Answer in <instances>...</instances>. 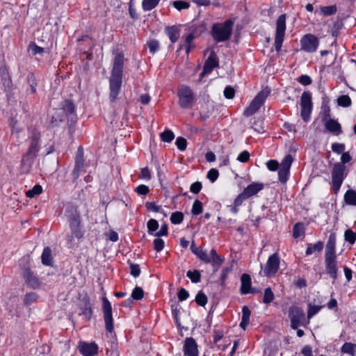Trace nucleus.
<instances>
[{"label":"nucleus","instance_id":"obj_2","mask_svg":"<svg viewBox=\"0 0 356 356\" xmlns=\"http://www.w3.org/2000/svg\"><path fill=\"white\" fill-rule=\"evenodd\" d=\"M65 215L68 218L72 233L70 240L72 241L73 238H82L83 233L80 227V214L76 208L68 206L65 210Z\"/></svg>","mask_w":356,"mask_h":356},{"label":"nucleus","instance_id":"obj_49","mask_svg":"<svg viewBox=\"0 0 356 356\" xmlns=\"http://www.w3.org/2000/svg\"><path fill=\"white\" fill-rule=\"evenodd\" d=\"M195 301L199 305L204 307L207 302V297L202 291H200L195 297Z\"/></svg>","mask_w":356,"mask_h":356},{"label":"nucleus","instance_id":"obj_54","mask_svg":"<svg viewBox=\"0 0 356 356\" xmlns=\"http://www.w3.org/2000/svg\"><path fill=\"white\" fill-rule=\"evenodd\" d=\"M218 176H219L218 171V170H216L215 168H211V170H209L207 175V177L211 182L216 181L218 177Z\"/></svg>","mask_w":356,"mask_h":356},{"label":"nucleus","instance_id":"obj_17","mask_svg":"<svg viewBox=\"0 0 356 356\" xmlns=\"http://www.w3.org/2000/svg\"><path fill=\"white\" fill-rule=\"evenodd\" d=\"M326 273L335 280L337 278V256L325 257Z\"/></svg>","mask_w":356,"mask_h":356},{"label":"nucleus","instance_id":"obj_32","mask_svg":"<svg viewBox=\"0 0 356 356\" xmlns=\"http://www.w3.org/2000/svg\"><path fill=\"white\" fill-rule=\"evenodd\" d=\"M194 38H195V35H194L193 33H191L188 35H187V36L185 38V44H183V45L181 44L179 48V50H181V49H183L184 47L186 49V54H188L192 47L191 43H192L193 40H194Z\"/></svg>","mask_w":356,"mask_h":356},{"label":"nucleus","instance_id":"obj_8","mask_svg":"<svg viewBox=\"0 0 356 356\" xmlns=\"http://www.w3.org/2000/svg\"><path fill=\"white\" fill-rule=\"evenodd\" d=\"M289 317L291 320V327L293 330H296L299 326L302 325L305 320L303 310L296 306L289 308Z\"/></svg>","mask_w":356,"mask_h":356},{"label":"nucleus","instance_id":"obj_33","mask_svg":"<svg viewBox=\"0 0 356 356\" xmlns=\"http://www.w3.org/2000/svg\"><path fill=\"white\" fill-rule=\"evenodd\" d=\"M337 11V8L335 5H332L329 6H321V14L325 16H330L335 14Z\"/></svg>","mask_w":356,"mask_h":356},{"label":"nucleus","instance_id":"obj_11","mask_svg":"<svg viewBox=\"0 0 356 356\" xmlns=\"http://www.w3.org/2000/svg\"><path fill=\"white\" fill-rule=\"evenodd\" d=\"M280 258L279 254L275 252L270 255L266 264L264 269V274L266 277H272L277 272L280 266Z\"/></svg>","mask_w":356,"mask_h":356},{"label":"nucleus","instance_id":"obj_27","mask_svg":"<svg viewBox=\"0 0 356 356\" xmlns=\"http://www.w3.org/2000/svg\"><path fill=\"white\" fill-rule=\"evenodd\" d=\"M165 33L167 34L170 40L172 43L176 42L178 40L180 35L179 28L176 26L165 27Z\"/></svg>","mask_w":356,"mask_h":356},{"label":"nucleus","instance_id":"obj_50","mask_svg":"<svg viewBox=\"0 0 356 356\" xmlns=\"http://www.w3.org/2000/svg\"><path fill=\"white\" fill-rule=\"evenodd\" d=\"M38 296L35 293L31 292L26 293L24 298V302L26 305L32 304L36 300Z\"/></svg>","mask_w":356,"mask_h":356},{"label":"nucleus","instance_id":"obj_18","mask_svg":"<svg viewBox=\"0 0 356 356\" xmlns=\"http://www.w3.org/2000/svg\"><path fill=\"white\" fill-rule=\"evenodd\" d=\"M183 350L184 356H197L198 350L195 340L192 337H187L184 341Z\"/></svg>","mask_w":356,"mask_h":356},{"label":"nucleus","instance_id":"obj_56","mask_svg":"<svg viewBox=\"0 0 356 356\" xmlns=\"http://www.w3.org/2000/svg\"><path fill=\"white\" fill-rule=\"evenodd\" d=\"M154 248L156 252H161L164 248V241L161 238H155L153 241Z\"/></svg>","mask_w":356,"mask_h":356},{"label":"nucleus","instance_id":"obj_3","mask_svg":"<svg viewBox=\"0 0 356 356\" xmlns=\"http://www.w3.org/2000/svg\"><path fill=\"white\" fill-rule=\"evenodd\" d=\"M179 97V105L182 108H191L196 102V97L193 90L186 86L181 85L177 90Z\"/></svg>","mask_w":356,"mask_h":356},{"label":"nucleus","instance_id":"obj_58","mask_svg":"<svg viewBox=\"0 0 356 356\" xmlns=\"http://www.w3.org/2000/svg\"><path fill=\"white\" fill-rule=\"evenodd\" d=\"M149 51L154 54L159 48V42L156 40H150L147 43Z\"/></svg>","mask_w":356,"mask_h":356},{"label":"nucleus","instance_id":"obj_57","mask_svg":"<svg viewBox=\"0 0 356 356\" xmlns=\"http://www.w3.org/2000/svg\"><path fill=\"white\" fill-rule=\"evenodd\" d=\"M266 166L270 171H276L280 167V163L276 160H269L266 163Z\"/></svg>","mask_w":356,"mask_h":356},{"label":"nucleus","instance_id":"obj_39","mask_svg":"<svg viewBox=\"0 0 356 356\" xmlns=\"http://www.w3.org/2000/svg\"><path fill=\"white\" fill-rule=\"evenodd\" d=\"M274 293L272 289L270 287H268L264 290L263 302L265 304L270 303L274 300Z\"/></svg>","mask_w":356,"mask_h":356},{"label":"nucleus","instance_id":"obj_1","mask_svg":"<svg viewBox=\"0 0 356 356\" xmlns=\"http://www.w3.org/2000/svg\"><path fill=\"white\" fill-rule=\"evenodd\" d=\"M234 20L229 19L222 23H216L212 26L211 34L216 42L228 40L232 35Z\"/></svg>","mask_w":356,"mask_h":356},{"label":"nucleus","instance_id":"obj_26","mask_svg":"<svg viewBox=\"0 0 356 356\" xmlns=\"http://www.w3.org/2000/svg\"><path fill=\"white\" fill-rule=\"evenodd\" d=\"M35 156L25 154L23 156L21 163L22 170L23 172H29L32 168L34 162Z\"/></svg>","mask_w":356,"mask_h":356},{"label":"nucleus","instance_id":"obj_21","mask_svg":"<svg viewBox=\"0 0 356 356\" xmlns=\"http://www.w3.org/2000/svg\"><path fill=\"white\" fill-rule=\"evenodd\" d=\"M22 275L26 283L31 287L35 289L39 286L40 283L38 279L29 268H24Z\"/></svg>","mask_w":356,"mask_h":356},{"label":"nucleus","instance_id":"obj_23","mask_svg":"<svg viewBox=\"0 0 356 356\" xmlns=\"http://www.w3.org/2000/svg\"><path fill=\"white\" fill-rule=\"evenodd\" d=\"M325 127L327 131L335 136H339L342 133L341 126L334 119H330L325 122Z\"/></svg>","mask_w":356,"mask_h":356},{"label":"nucleus","instance_id":"obj_22","mask_svg":"<svg viewBox=\"0 0 356 356\" xmlns=\"http://www.w3.org/2000/svg\"><path fill=\"white\" fill-rule=\"evenodd\" d=\"M264 188V184L253 182L244 188L243 191V195H245L248 198H250L263 190Z\"/></svg>","mask_w":356,"mask_h":356},{"label":"nucleus","instance_id":"obj_63","mask_svg":"<svg viewBox=\"0 0 356 356\" xmlns=\"http://www.w3.org/2000/svg\"><path fill=\"white\" fill-rule=\"evenodd\" d=\"M130 273L134 277H137L140 274V269L138 264H131L130 265Z\"/></svg>","mask_w":356,"mask_h":356},{"label":"nucleus","instance_id":"obj_35","mask_svg":"<svg viewBox=\"0 0 356 356\" xmlns=\"http://www.w3.org/2000/svg\"><path fill=\"white\" fill-rule=\"evenodd\" d=\"M27 81L29 84V89L27 90L31 94L35 93L36 92L37 83L34 75L33 74H29L27 76Z\"/></svg>","mask_w":356,"mask_h":356},{"label":"nucleus","instance_id":"obj_36","mask_svg":"<svg viewBox=\"0 0 356 356\" xmlns=\"http://www.w3.org/2000/svg\"><path fill=\"white\" fill-rule=\"evenodd\" d=\"M355 347H356V344L349 343V342H346L343 344V346L341 348V351L343 353H347V354L353 355L354 353H355Z\"/></svg>","mask_w":356,"mask_h":356},{"label":"nucleus","instance_id":"obj_24","mask_svg":"<svg viewBox=\"0 0 356 356\" xmlns=\"http://www.w3.org/2000/svg\"><path fill=\"white\" fill-rule=\"evenodd\" d=\"M335 245H336V234L334 233H332L329 236L328 241H327L326 246H325V257L336 256Z\"/></svg>","mask_w":356,"mask_h":356},{"label":"nucleus","instance_id":"obj_9","mask_svg":"<svg viewBox=\"0 0 356 356\" xmlns=\"http://www.w3.org/2000/svg\"><path fill=\"white\" fill-rule=\"evenodd\" d=\"M197 257L204 263L211 264L212 266L216 268H219L224 261L214 249L211 250L209 253L202 250Z\"/></svg>","mask_w":356,"mask_h":356},{"label":"nucleus","instance_id":"obj_61","mask_svg":"<svg viewBox=\"0 0 356 356\" xmlns=\"http://www.w3.org/2000/svg\"><path fill=\"white\" fill-rule=\"evenodd\" d=\"M250 159V154L247 150H244L241 152L238 157L237 160L241 163H245Z\"/></svg>","mask_w":356,"mask_h":356},{"label":"nucleus","instance_id":"obj_47","mask_svg":"<svg viewBox=\"0 0 356 356\" xmlns=\"http://www.w3.org/2000/svg\"><path fill=\"white\" fill-rule=\"evenodd\" d=\"M63 110L67 114H72L75 112V106L70 100H65L63 104Z\"/></svg>","mask_w":356,"mask_h":356},{"label":"nucleus","instance_id":"obj_38","mask_svg":"<svg viewBox=\"0 0 356 356\" xmlns=\"http://www.w3.org/2000/svg\"><path fill=\"white\" fill-rule=\"evenodd\" d=\"M42 192V186L39 184H36L33 187V188L28 190L26 192V195L27 197L32 198V197H35V195L40 194Z\"/></svg>","mask_w":356,"mask_h":356},{"label":"nucleus","instance_id":"obj_53","mask_svg":"<svg viewBox=\"0 0 356 356\" xmlns=\"http://www.w3.org/2000/svg\"><path fill=\"white\" fill-rule=\"evenodd\" d=\"M303 234V227L301 224L297 223L294 225L293 229V236L297 238Z\"/></svg>","mask_w":356,"mask_h":356},{"label":"nucleus","instance_id":"obj_44","mask_svg":"<svg viewBox=\"0 0 356 356\" xmlns=\"http://www.w3.org/2000/svg\"><path fill=\"white\" fill-rule=\"evenodd\" d=\"M338 104L341 106L348 107L351 105V99L348 95H341L337 99Z\"/></svg>","mask_w":356,"mask_h":356},{"label":"nucleus","instance_id":"obj_30","mask_svg":"<svg viewBox=\"0 0 356 356\" xmlns=\"http://www.w3.org/2000/svg\"><path fill=\"white\" fill-rule=\"evenodd\" d=\"M343 199L346 204L356 206V191L352 189L348 190L344 194Z\"/></svg>","mask_w":356,"mask_h":356},{"label":"nucleus","instance_id":"obj_46","mask_svg":"<svg viewBox=\"0 0 356 356\" xmlns=\"http://www.w3.org/2000/svg\"><path fill=\"white\" fill-rule=\"evenodd\" d=\"M172 4L178 10L188 9L190 7V3L184 1H174L172 2Z\"/></svg>","mask_w":356,"mask_h":356},{"label":"nucleus","instance_id":"obj_12","mask_svg":"<svg viewBox=\"0 0 356 356\" xmlns=\"http://www.w3.org/2000/svg\"><path fill=\"white\" fill-rule=\"evenodd\" d=\"M292 162L293 157L291 154L286 155L282 161L278 169V177L280 182L285 183L288 180Z\"/></svg>","mask_w":356,"mask_h":356},{"label":"nucleus","instance_id":"obj_51","mask_svg":"<svg viewBox=\"0 0 356 356\" xmlns=\"http://www.w3.org/2000/svg\"><path fill=\"white\" fill-rule=\"evenodd\" d=\"M175 144L179 150L184 151L187 146V141L183 137H178L176 140Z\"/></svg>","mask_w":356,"mask_h":356},{"label":"nucleus","instance_id":"obj_16","mask_svg":"<svg viewBox=\"0 0 356 356\" xmlns=\"http://www.w3.org/2000/svg\"><path fill=\"white\" fill-rule=\"evenodd\" d=\"M40 134L38 131L33 132L30 138V145L26 154L29 155L37 156L40 148Z\"/></svg>","mask_w":356,"mask_h":356},{"label":"nucleus","instance_id":"obj_13","mask_svg":"<svg viewBox=\"0 0 356 356\" xmlns=\"http://www.w3.org/2000/svg\"><path fill=\"white\" fill-rule=\"evenodd\" d=\"M103 313L106 330L112 332L113 331V320L112 316V307L106 298H103Z\"/></svg>","mask_w":356,"mask_h":356},{"label":"nucleus","instance_id":"obj_52","mask_svg":"<svg viewBox=\"0 0 356 356\" xmlns=\"http://www.w3.org/2000/svg\"><path fill=\"white\" fill-rule=\"evenodd\" d=\"M29 50L33 55H37L44 52V49L35 44V43L30 44Z\"/></svg>","mask_w":356,"mask_h":356},{"label":"nucleus","instance_id":"obj_20","mask_svg":"<svg viewBox=\"0 0 356 356\" xmlns=\"http://www.w3.org/2000/svg\"><path fill=\"white\" fill-rule=\"evenodd\" d=\"M218 65V59L214 52H211L207 59L204 65L202 76L209 74Z\"/></svg>","mask_w":356,"mask_h":356},{"label":"nucleus","instance_id":"obj_19","mask_svg":"<svg viewBox=\"0 0 356 356\" xmlns=\"http://www.w3.org/2000/svg\"><path fill=\"white\" fill-rule=\"evenodd\" d=\"M123 65L124 56L122 54L118 53L114 58L111 75L122 76Z\"/></svg>","mask_w":356,"mask_h":356},{"label":"nucleus","instance_id":"obj_48","mask_svg":"<svg viewBox=\"0 0 356 356\" xmlns=\"http://www.w3.org/2000/svg\"><path fill=\"white\" fill-rule=\"evenodd\" d=\"M83 168V161L77 159L76 161L75 167H74V169L73 173H72L74 179H77L79 177L80 172L81 171Z\"/></svg>","mask_w":356,"mask_h":356},{"label":"nucleus","instance_id":"obj_7","mask_svg":"<svg viewBox=\"0 0 356 356\" xmlns=\"http://www.w3.org/2000/svg\"><path fill=\"white\" fill-rule=\"evenodd\" d=\"M301 111L300 115L304 121L307 122L310 119L312 110V94L305 91L301 95L300 99Z\"/></svg>","mask_w":356,"mask_h":356},{"label":"nucleus","instance_id":"obj_37","mask_svg":"<svg viewBox=\"0 0 356 356\" xmlns=\"http://www.w3.org/2000/svg\"><path fill=\"white\" fill-rule=\"evenodd\" d=\"M186 276L193 283H198L200 282L201 275L200 273L197 270H194L193 271L188 270L186 273Z\"/></svg>","mask_w":356,"mask_h":356},{"label":"nucleus","instance_id":"obj_28","mask_svg":"<svg viewBox=\"0 0 356 356\" xmlns=\"http://www.w3.org/2000/svg\"><path fill=\"white\" fill-rule=\"evenodd\" d=\"M251 312L247 306H243L242 308V317L241 321L240 323V327L243 330L248 326L250 323V317Z\"/></svg>","mask_w":356,"mask_h":356},{"label":"nucleus","instance_id":"obj_59","mask_svg":"<svg viewBox=\"0 0 356 356\" xmlns=\"http://www.w3.org/2000/svg\"><path fill=\"white\" fill-rule=\"evenodd\" d=\"M332 150L336 154H341L345 150V145L342 143H333L332 145Z\"/></svg>","mask_w":356,"mask_h":356},{"label":"nucleus","instance_id":"obj_34","mask_svg":"<svg viewBox=\"0 0 356 356\" xmlns=\"http://www.w3.org/2000/svg\"><path fill=\"white\" fill-rule=\"evenodd\" d=\"M160 0H143V8L145 11H149L154 8Z\"/></svg>","mask_w":356,"mask_h":356},{"label":"nucleus","instance_id":"obj_60","mask_svg":"<svg viewBox=\"0 0 356 356\" xmlns=\"http://www.w3.org/2000/svg\"><path fill=\"white\" fill-rule=\"evenodd\" d=\"M202 187V185L200 181H195L191 185L190 191L193 193L197 194L201 191Z\"/></svg>","mask_w":356,"mask_h":356},{"label":"nucleus","instance_id":"obj_42","mask_svg":"<svg viewBox=\"0 0 356 356\" xmlns=\"http://www.w3.org/2000/svg\"><path fill=\"white\" fill-rule=\"evenodd\" d=\"M191 212L194 216H197L202 212V203L199 200L193 202Z\"/></svg>","mask_w":356,"mask_h":356},{"label":"nucleus","instance_id":"obj_15","mask_svg":"<svg viewBox=\"0 0 356 356\" xmlns=\"http://www.w3.org/2000/svg\"><path fill=\"white\" fill-rule=\"evenodd\" d=\"M78 349L83 356H95L97 354L98 346L95 342L80 341Z\"/></svg>","mask_w":356,"mask_h":356},{"label":"nucleus","instance_id":"obj_4","mask_svg":"<svg viewBox=\"0 0 356 356\" xmlns=\"http://www.w3.org/2000/svg\"><path fill=\"white\" fill-rule=\"evenodd\" d=\"M347 175L348 172L344 165L341 163L334 164L332 170V185L334 193H338Z\"/></svg>","mask_w":356,"mask_h":356},{"label":"nucleus","instance_id":"obj_64","mask_svg":"<svg viewBox=\"0 0 356 356\" xmlns=\"http://www.w3.org/2000/svg\"><path fill=\"white\" fill-rule=\"evenodd\" d=\"M235 90L231 86H227L224 90V96L227 99H232L234 97Z\"/></svg>","mask_w":356,"mask_h":356},{"label":"nucleus","instance_id":"obj_62","mask_svg":"<svg viewBox=\"0 0 356 356\" xmlns=\"http://www.w3.org/2000/svg\"><path fill=\"white\" fill-rule=\"evenodd\" d=\"M135 191L138 195H145L149 193V188L146 185L140 184L136 187Z\"/></svg>","mask_w":356,"mask_h":356},{"label":"nucleus","instance_id":"obj_43","mask_svg":"<svg viewBox=\"0 0 356 356\" xmlns=\"http://www.w3.org/2000/svg\"><path fill=\"white\" fill-rule=\"evenodd\" d=\"M144 296V291L141 287L136 286L131 293V298L134 300H141Z\"/></svg>","mask_w":356,"mask_h":356},{"label":"nucleus","instance_id":"obj_5","mask_svg":"<svg viewBox=\"0 0 356 356\" xmlns=\"http://www.w3.org/2000/svg\"><path fill=\"white\" fill-rule=\"evenodd\" d=\"M270 92V90L266 88L261 90L253 99L249 106L244 111V115L250 116L255 113L264 103Z\"/></svg>","mask_w":356,"mask_h":356},{"label":"nucleus","instance_id":"obj_41","mask_svg":"<svg viewBox=\"0 0 356 356\" xmlns=\"http://www.w3.org/2000/svg\"><path fill=\"white\" fill-rule=\"evenodd\" d=\"M344 238L350 244L353 245L356 241V234L353 230L348 229L345 231Z\"/></svg>","mask_w":356,"mask_h":356},{"label":"nucleus","instance_id":"obj_6","mask_svg":"<svg viewBox=\"0 0 356 356\" xmlns=\"http://www.w3.org/2000/svg\"><path fill=\"white\" fill-rule=\"evenodd\" d=\"M286 31V15L283 14L278 17L276 22V32L275 37V48L279 51L284 41Z\"/></svg>","mask_w":356,"mask_h":356},{"label":"nucleus","instance_id":"obj_45","mask_svg":"<svg viewBox=\"0 0 356 356\" xmlns=\"http://www.w3.org/2000/svg\"><path fill=\"white\" fill-rule=\"evenodd\" d=\"M161 138L163 142L170 143L174 139L175 135L172 131L165 130L161 134Z\"/></svg>","mask_w":356,"mask_h":356},{"label":"nucleus","instance_id":"obj_40","mask_svg":"<svg viewBox=\"0 0 356 356\" xmlns=\"http://www.w3.org/2000/svg\"><path fill=\"white\" fill-rule=\"evenodd\" d=\"M184 220V214L180 211H176L172 213L170 216V221L172 224L179 225Z\"/></svg>","mask_w":356,"mask_h":356},{"label":"nucleus","instance_id":"obj_55","mask_svg":"<svg viewBox=\"0 0 356 356\" xmlns=\"http://www.w3.org/2000/svg\"><path fill=\"white\" fill-rule=\"evenodd\" d=\"M147 225L148 232L149 234H151L153 232L156 231L158 229V227H159V223L154 219H150L147 222Z\"/></svg>","mask_w":356,"mask_h":356},{"label":"nucleus","instance_id":"obj_25","mask_svg":"<svg viewBox=\"0 0 356 356\" xmlns=\"http://www.w3.org/2000/svg\"><path fill=\"white\" fill-rule=\"evenodd\" d=\"M241 293L243 295L250 293V290L252 288L251 277L248 274L244 273L241 277Z\"/></svg>","mask_w":356,"mask_h":356},{"label":"nucleus","instance_id":"obj_29","mask_svg":"<svg viewBox=\"0 0 356 356\" xmlns=\"http://www.w3.org/2000/svg\"><path fill=\"white\" fill-rule=\"evenodd\" d=\"M42 263L45 266H51L52 265V255H51V250L49 247H46L44 248L43 252L41 256Z\"/></svg>","mask_w":356,"mask_h":356},{"label":"nucleus","instance_id":"obj_14","mask_svg":"<svg viewBox=\"0 0 356 356\" xmlns=\"http://www.w3.org/2000/svg\"><path fill=\"white\" fill-rule=\"evenodd\" d=\"M122 76L111 75L109 80L110 94L109 99L111 102H114L121 88Z\"/></svg>","mask_w":356,"mask_h":356},{"label":"nucleus","instance_id":"obj_31","mask_svg":"<svg viewBox=\"0 0 356 356\" xmlns=\"http://www.w3.org/2000/svg\"><path fill=\"white\" fill-rule=\"evenodd\" d=\"M323 248V243L318 241L315 244H309L306 249L305 253L307 255L313 254L315 252H321Z\"/></svg>","mask_w":356,"mask_h":356},{"label":"nucleus","instance_id":"obj_10","mask_svg":"<svg viewBox=\"0 0 356 356\" xmlns=\"http://www.w3.org/2000/svg\"><path fill=\"white\" fill-rule=\"evenodd\" d=\"M319 44L318 38L312 34H306L300 40L301 49L309 53L316 51Z\"/></svg>","mask_w":356,"mask_h":356}]
</instances>
